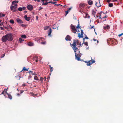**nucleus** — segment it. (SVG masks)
I'll use <instances>...</instances> for the list:
<instances>
[{"mask_svg":"<svg viewBox=\"0 0 123 123\" xmlns=\"http://www.w3.org/2000/svg\"><path fill=\"white\" fill-rule=\"evenodd\" d=\"M35 58L36 59H35V61H36V62H37L38 61V59H37V56H35Z\"/></svg>","mask_w":123,"mask_h":123,"instance_id":"obj_36","label":"nucleus"},{"mask_svg":"<svg viewBox=\"0 0 123 123\" xmlns=\"http://www.w3.org/2000/svg\"><path fill=\"white\" fill-rule=\"evenodd\" d=\"M24 92V91H23L22 90H21L20 91V93H22Z\"/></svg>","mask_w":123,"mask_h":123,"instance_id":"obj_57","label":"nucleus"},{"mask_svg":"<svg viewBox=\"0 0 123 123\" xmlns=\"http://www.w3.org/2000/svg\"><path fill=\"white\" fill-rule=\"evenodd\" d=\"M106 18V16H105L102 17H101V15H100L99 16V18Z\"/></svg>","mask_w":123,"mask_h":123,"instance_id":"obj_37","label":"nucleus"},{"mask_svg":"<svg viewBox=\"0 0 123 123\" xmlns=\"http://www.w3.org/2000/svg\"><path fill=\"white\" fill-rule=\"evenodd\" d=\"M36 20H37L38 18V17L37 16H36Z\"/></svg>","mask_w":123,"mask_h":123,"instance_id":"obj_50","label":"nucleus"},{"mask_svg":"<svg viewBox=\"0 0 123 123\" xmlns=\"http://www.w3.org/2000/svg\"><path fill=\"white\" fill-rule=\"evenodd\" d=\"M27 8L30 11H31L33 9V6L30 4L28 5Z\"/></svg>","mask_w":123,"mask_h":123,"instance_id":"obj_12","label":"nucleus"},{"mask_svg":"<svg viewBox=\"0 0 123 123\" xmlns=\"http://www.w3.org/2000/svg\"><path fill=\"white\" fill-rule=\"evenodd\" d=\"M73 45L74 47L72 46V47L75 52V59L78 61H80V55L79 50L75 47V44H74Z\"/></svg>","mask_w":123,"mask_h":123,"instance_id":"obj_1","label":"nucleus"},{"mask_svg":"<svg viewBox=\"0 0 123 123\" xmlns=\"http://www.w3.org/2000/svg\"><path fill=\"white\" fill-rule=\"evenodd\" d=\"M114 1H116L117 0H113Z\"/></svg>","mask_w":123,"mask_h":123,"instance_id":"obj_61","label":"nucleus"},{"mask_svg":"<svg viewBox=\"0 0 123 123\" xmlns=\"http://www.w3.org/2000/svg\"><path fill=\"white\" fill-rule=\"evenodd\" d=\"M40 80L41 81V82L42 83V82H43V78L42 77H41L40 78Z\"/></svg>","mask_w":123,"mask_h":123,"instance_id":"obj_35","label":"nucleus"},{"mask_svg":"<svg viewBox=\"0 0 123 123\" xmlns=\"http://www.w3.org/2000/svg\"><path fill=\"white\" fill-rule=\"evenodd\" d=\"M93 40L94 41H97V43H98V40H97L96 39H95L93 38Z\"/></svg>","mask_w":123,"mask_h":123,"instance_id":"obj_38","label":"nucleus"},{"mask_svg":"<svg viewBox=\"0 0 123 123\" xmlns=\"http://www.w3.org/2000/svg\"><path fill=\"white\" fill-rule=\"evenodd\" d=\"M28 45L29 46H32L34 45L33 43L31 42H29L28 43Z\"/></svg>","mask_w":123,"mask_h":123,"instance_id":"obj_20","label":"nucleus"},{"mask_svg":"<svg viewBox=\"0 0 123 123\" xmlns=\"http://www.w3.org/2000/svg\"><path fill=\"white\" fill-rule=\"evenodd\" d=\"M34 80H38V79L37 77L36 76H34Z\"/></svg>","mask_w":123,"mask_h":123,"instance_id":"obj_31","label":"nucleus"},{"mask_svg":"<svg viewBox=\"0 0 123 123\" xmlns=\"http://www.w3.org/2000/svg\"><path fill=\"white\" fill-rule=\"evenodd\" d=\"M8 88H7L6 89H5L4 90L5 91V92H5L7 94V91L8 90Z\"/></svg>","mask_w":123,"mask_h":123,"instance_id":"obj_39","label":"nucleus"},{"mask_svg":"<svg viewBox=\"0 0 123 123\" xmlns=\"http://www.w3.org/2000/svg\"><path fill=\"white\" fill-rule=\"evenodd\" d=\"M17 21L19 24H21L23 23L22 21L19 18H17Z\"/></svg>","mask_w":123,"mask_h":123,"instance_id":"obj_15","label":"nucleus"},{"mask_svg":"<svg viewBox=\"0 0 123 123\" xmlns=\"http://www.w3.org/2000/svg\"><path fill=\"white\" fill-rule=\"evenodd\" d=\"M85 18H90V16L87 13H85Z\"/></svg>","mask_w":123,"mask_h":123,"instance_id":"obj_24","label":"nucleus"},{"mask_svg":"<svg viewBox=\"0 0 123 123\" xmlns=\"http://www.w3.org/2000/svg\"><path fill=\"white\" fill-rule=\"evenodd\" d=\"M81 42L79 41L78 40H76L74 41L73 43L72 44V45L71 46L74 47L73 44H75V47H76V44L78 45V47H80L81 46Z\"/></svg>","mask_w":123,"mask_h":123,"instance_id":"obj_3","label":"nucleus"},{"mask_svg":"<svg viewBox=\"0 0 123 123\" xmlns=\"http://www.w3.org/2000/svg\"><path fill=\"white\" fill-rule=\"evenodd\" d=\"M123 34V33H122L120 34H119L118 35V36L119 37H121L122 35Z\"/></svg>","mask_w":123,"mask_h":123,"instance_id":"obj_42","label":"nucleus"},{"mask_svg":"<svg viewBox=\"0 0 123 123\" xmlns=\"http://www.w3.org/2000/svg\"><path fill=\"white\" fill-rule=\"evenodd\" d=\"M43 79L44 80H45L46 79V77H45Z\"/></svg>","mask_w":123,"mask_h":123,"instance_id":"obj_53","label":"nucleus"},{"mask_svg":"<svg viewBox=\"0 0 123 123\" xmlns=\"http://www.w3.org/2000/svg\"><path fill=\"white\" fill-rule=\"evenodd\" d=\"M109 6L110 7H112L113 6V4L112 3H110L109 4Z\"/></svg>","mask_w":123,"mask_h":123,"instance_id":"obj_32","label":"nucleus"},{"mask_svg":"<svg viewBox=\"0 0 123 123\" xmlns=\"http://www.w3.org/2000/svg\"><path fill=\"white\" fill-rule=\"evenodd\" d=\"M44 39L43 38H36L35 40L36 41H37L38 43H41L44 40Z\"/></svg>","mask_w":123,"mask_h":123,"instance_id":"obj_6","label":"nucleus"},{"mask_svg":"<svg viewBox=\"0 0 123 123\" xmlns=\"http://www.w3.org/2000/svg\"><path fill=\"white\" fill-rule=\"evenodd\" d=\"M71 9V8H69V9H68V10H69V11Z\"/></svg>","mask_w":123,"mask_h":123,"instance_id":"obj_60","label":"nucleus"},{"mask_svg":"<svg viewBox=\"0 0 123 123\" xmlns=\"http://www.w3.org/2000/svg\"><path fill=\"white\" fill-rule=\"evenodd\" d=\"M5 91H3L1 93V94H0V95H1V94H5Z\"/></svg>","mask_w":123,"mask_h":123,"instance_id":"obj_41","label":"nucleus"},{"mask_svg":"<svg viewBox=\"0 0 123 123\" xmlns=\"http://www.w3.org/2000/svg\"><path fill=\"white\" fill-rule=\"evenodd\" d=\"M24 18L25 19L28 21H29L31 18L30 17H28L26 15H25L24 16Z\"/></svg>","mask_w":123,"mask_h":123,"instance_id":"obj_14","label":"nucleus"},{"mask_svg":"<svg viewBox=\"0 0 123 123\" xmlns=\"http://www.w3.org/2000/svg\"><path fill=\"white\" fill-rule=\"evenodd\" d=\"M56 2H52L51 1H49L48 2V3H51L53 4H55Z\"/></svg>","mask_w":123,"mask_h":123,"instance_id":"obj_34","label":"nucleus"},{"mask_svg":"<svg viewBox=\"0 0 123 123\" xmlns=\"http://www.w3.org/2000/svg\"><path fill=\"white\" fill-rule=\"evenodd\" d=\"M30 94H31V96H33L34 95V93L32 92H31Z\"/></svg>","mask_w":123,"mask_h":123,"instance_id":"obj_43","label":"nucleus"},{"mask_svg":"<svg viewBox=\"0 0 123 123\" xmlns=\"http://www.w3.org/2000/svg\"><path fill=\"white\" fill-rule=\"evenodd\" d=\"M103 27L104 29L105 30L108 29L110 28V26L109 25H107L105 26H104Z\"/></svg>","mask_w":123,"mask_h":123,"instance_id":"obj_17","label":"nucleus"},{"mask_svg":"<svg viewBox=\"0 0 123 123\" xmlns=\"http://www.w3.org/2000/svg\"><path fill=\"white\" fill-rule=\"evenodd\" d=\"M43 8L42 7H39V10L42 9Z\"/></svg>","mask_w":123,"mask_h":123,"instance_id":"obj_56","label":"nucleus"},{"mask_svg":"<svg viewBox=\"0 0 123 123\" xmlns=\"http://www.w3.org/2000/svg\"><path fill=\"white\" fill-rule=\"evenodd\" d=\"M29 68H25V67H24L22 69V70H24L25 71H28V70L29 69Z\"/></svg>","mask_w":123,"mask_h":123,"instance_id":"obj_26","label":"nucleus"},{"mask_svg":"<svg viewBox=\"0 0 123 123\" xmlns=\"http://www.w3.org/2000/svg\"><path fill=\"white\" fill-rule=\"evenodd\" d=\"M7 94L8 95V98H9L10 99H12V96L10 94H9L8 93H7Z\"/></svg>","mask_w":123,"mask_h":123,"instance_id":"obj_21","label":"nucleus"},{"mask_svg":"<svg viewBox=\"0 0 123 123\" xmlns=\"http://www.w3.org/2000/svg\"><path fill=\"white\" fill-rule=\"evenodd\" d=\"M17 91H19V90H18V89H17Z\"/></svg>","mask_w":123,"mask_h":123,"instance_id":"obj_64","label":"nucleus"},{"mask_svg":"<svg viewBox=\"0 0 123 123\" xmlns=\"http://www.w3.org/2000/svg\"><path fill=\"white\" fill-rule=\"evenodd\" d=\"M55 5L57 6H59V5H61V6H62V5H61L60 4H55Z\"/></svg>","mask_w":123,"mask_h":123,"instance_id":"obj_45","label":"nucleus"},{"mask_svg":"<svg viewBox=\"0 0 123 123\" xmlns=\"http://www.w3.org/2000/svg\"><path fill=\"white\" fill-rule=\"evenodd\" d=\"M21 38H26V36L25 35H23L21 36Z\"/></svg>","mask_w":123,"mask_h":123,"instance_id":"obj_27","label":"nucleus"},{"mask_svg":"<svg viewBox=\"0 0 123 123\" xmlns=\"http://www.w3.org/2000/svg\"><path fill=\"white\" fill-rule=\"evenodd\" d=\"M49 66L50 68V72H52L53 71V67H51V65H49Z\"/></svg>","mask_w":123,"mask_h":123,"instance_id":"obj_33","label":"nucleus"},{"mask_svg":"<svg viewBox=\"0 0 123 123\" xmlns=\"http://www.w3.org/2000/svg\"><path fill=\"white\" fill-rule=\"evenodd\" d=\"M34 1H37L38 2H39L40 1V0H34Z\"/></svg>","mask_w":123,"mask_h":123,"instance_id":"obj_52","label":"nucleus"},{"mask_svg":"<svg viewBox=\"0 0 123 123\" xmlns=\"http://www.w3.org/2000/svg\"><path fill=\"white\" fill-rule=\"evenodd\" d=\"M96 5L98 7H100L101 6V5H100V2H99V3L96 2Z\"/></svg>","mask_w":123,"mask_h":123,"instance_id":"obj_18","label":"nucleus"},{"mask_svg":"<svg viewBox=\"0 0 123 123\" xmlns=\"http://www.w3.org/2000/svg\"><path fill=\"white\" fill-rule=\"evenodd\" d=\"M1 40L2 41L4 42H5L7 40L6 35L5 36H3L1 38Z\"/></svg>","mask_w":123,"mask_h":123,"instance_id":"obj_8","label":"nucleus"},{"mask_svg":"<svg viewBox=\"0 0 123 123\" xmlns=\"http://www.w3.org/2000/svg\"><path fill=\"white\" fill-rule=\"evenodd\" d=\"M26 9V7L24 6H23L22 7H19L18 8V9H17L18 10V11H19L21 12L23 10H25Z\"/></svg>","mask_w":123,"mask_h":123,"instance_id":"obj_9","label":"nucleus"},{"mask_svg":"<svg viewBox=\"0 0 123 123\" xmlns=\"http://www.w3.org/2000/svg\"><path fill=\"white\" fill-rule=\"evenodd\" d=\"M33 73V72L31 71H29V73L30 74H31V73Z\"/></svg>","mask_w":123,"mask_h":123,"instance_id":"obj_54","label":"nucleus"},{"mask_svg":"<svg viewBox=\"0 0 123 123\" xmlns=\"http://www.w3.org/2000/svg\"><path fill=\"white\" fill-rule=\"evenodd\" d=\"M5 55V54H4L2 55V56H1V58H3L4 57Z\"/></svg>","mask_w":123,"mask_h":123,"instance_id":"obj_46","label":"nucleus"},{"mask_svg":"<svg viewBox=\"0 0 123 123\" xmlns=\"http://www.w3.org/2000/svg\"><path fill=\"white\" fill-rule=\"evenodd\" d=\"M52 32V30L51 28H50L49 30V32L48 34V36H50Z\"/></svg>","mask_w":123,"mask_h":123,"instance_id":"obj_19","label":"nucleus"},{"mask_svg":"<svg viewBox=\"0 0 123 123\" xmlns=\"http://www.w3.org/2000/svg\"><path fill=\"white\" fill-rule=\"evenodd\" d=\"M95 62L94 60L92 59L91 60L88 61L87 62V65L88 66H89L91 65L92 63Z\"/></svg>","mask_w":123,"mask_h":123,"instance_id":"obj_7","label":"nucleus"},{"mask_svg":"<svg viewBox=\"0 0 123 123\" xmlns=\"http://www.w3.org/2000/svg\"><path fill=\"white\" fill-rule=\"evenodd\" d=\"M69 10H67L66 12V14L65 16H66V15L68 13V12H69Z\"/></svg>","mask_w":123,"mask_h":123,"instance_id":"obj_40","label":"nucleus"},{"mask_svg":"<svg viewBox=\"0 0 123 123\" xmlns=\"http://www.w3.org/2000/svg\"><path fill=\"white\" fill-rule=\"evenodd\" d=\"M17 5H16L15 6L11 5L10 7V9L11 11L13 12H15L18 11V10L17 9Z\"/></svg>","mask_w":123,"mask_h":123,"instance_id":"obj_4","label":"nucleus"},{"mask_svg":"<svg viewBox=\"0 0 123 123\" xmlns=\"http://www.w3.org/2000/svg\"><path fill=\"white\" fill-rule=\"evenodd\" d=\"M70 28L72 31L74 33H75L77 29L80 28V25L79 24L76 27L77 29H76V27L72 24L71 25Z\"/></svg>","mask_w":123,"mask_h":123,"instance_id":"obj_2","label":"nucleus"},{"mask_svg":"<svg viewBox=\"0 0 123 123\" xmlns=\"http://www.w3.org/2000/svg\"><path fill=\"white\" fill-rule=\"evenodd\" d=\"M95 13L96 12L94 10L92 11V14L94 16V17H95Z\"/></svg>","mask_w":123,"mask_h":123,"instance_id":"obj_25","label":"nucleus"},{"mask_svg":"<svg viewBox=\"0 0 123 123\" xmlns=\"http://www.w3.org/2000/svg\"><path fill=\"white\" fill-rule=\"evenodd\" d=\"M17 95H18V96H19L20 95V94L19 93H18L17 94Z\"/></svg>","mask_w":123,"mask_h":123,"instance_id":"obj_62","label":"nucleus"},{"mask_svg":"<svg viewBox=\"0 0 123 123\" xmlns=\"http://www.w3.org/2000/svg\"><path fill=\"white\" fill-rule=\"evenodd\" d=\"M85 45H86V46H87V45H88V43H87V42H86L85 43Z\"/></svg>","mask_w":123,"mask_h":123,"instance_id":"obj_55","label":"nucleus"},{"mask_svg":"<svg viewBox=\"0 0 123 123\" xmlns=\"http://www.w3.org/2000/svg\"><path fill=\"white\" fill-rule=\"evenodd\" d=\"M85 38H86V39H88V37H85Z\"/></svg>","mask_w":123,"mask_h":123,"instance_id":"obj_63","label":"nucleus"},{"mask_svg":"<svg viewBox=\"0 0 123 123\" xmlns=\"http://www.w3.org/2000/svg\"><path fill=\"white\" fill-rule=\"evenodd\" d=\"M49 28V26H46L44 27V30H46Z\"/></svg>","mask_w":123,"mask_h":123,"instance_id":"obj_28","label":"nucleus"},{"mask_svg":"<svg viewBox=\"0 0 123 123\" xmlns=\"http://www.w3.org/2000/svg\"><path fill=\"white\" fill-rule=\"evenodd\" d=\"M9 22L10 23L13 24L14 23V21L13 19L10 20Z\"/></svg>","mask_w":123,"mask_h":123,"instance_id":"obj_29","label":"nucleus"},{"mask_svg":"<svg viewBox=\"0 0 123 123\" xmlns=\"http://www.w3.org/2000/svg\"><path fill=\"white\" fill-rule=\"evenodd\" d=\"M21 25L23 27H25V25L23 24Z\"/></svg>","mask_w":123,"mask_h":123,"instance_id":"obj_51","label":"nucleus"},{"mask_svg":"<svg viewBox=\"0 0 123 123\" xmlns=\"http://www.w3.org/2000/svg\"><path fill=\"white\" fill-rule=\"evenodd\" d=\"M9 27L11 29H12V27L11 26H9Z\"/></svg>","mask_w":123,"mask_h":123,"instance_id":"obj_59","label":"nucleus"},{"mask_svg":"<svg viewBox=\"0 0 123 123\" xmlns=\"http://www.w3.org/2000/svg\"><path fill=\"white\" fill-rule=\"evenodd\" d=\"M88 3L90 5H91L93 3V2L92 0H90L88 1Z\"/></svg>","mask_w":123,"mask_h":123,"instance_id":"obj_23","label":"nucleus"},{"mask_svg":"<svg viewBox=\"0 0 123 123\" xmlns=\"http://www.w3.org/2000/svg\"><path fill=\"white\" fill-rule=\"evenodd\" d=\"M81 31V33H79L78 34V37H79V38H82L83 37V31L80 28Z\"/></svg>","mask_w":123,"mask_h":123,"instance_id":"obj_10","label":"nucleus"},{"mask_svg":"<svg viewBox=\"0 0 123 123\" xmlns=\"http://www.w3.org/2000/svg\"><path fill=\"white\" fill-rule=\"evenodd\" d=\"M94 27V26H92V27H91V28H90V29H92V28H93Z\"/></svg>","mask_w":123,"mask_h":123,"instance_id":"obj_58","label":"nucleus"},{"mask_svg":"<svg viewBox=\"0 0 123 123\" xmlns=\"http://www.w3.org/2000/svg\"><path fill=\"white\" fill-rule=\"evenodd\" d=\"M0 29L2 30H4V28L3 27H0Z\"/></svg>","mask_w":123,"mask_h":123,"instance_id":"obj_48","label":"nucleus"},{"mask_svg":"<svg viewBox=\"0 0 123 123\" xmlns=\"http://www.w3.org/2000/svg\"><path fill=\"white\" fill-rule=\"evenodd\" d=\"M41 1L43 2L42 3V5H46L48 4V2H47V0H41Z\"/></svg>","mask_w":123,"mask_h":123,"instance_id":"obj_13","label":"nucleus"},{"mask_svg":"<svg viewBox=\"0 0 123 123\" xmlns=\"http://www.w3.org/2000/svg\"><path fill=\"white\" fill-rule=\"evenodd\" d=\"M24 41V40H23L21 38H20L19 39V41L20 43L22 42V41Z\"/></svg>","mask_w":123,"mask_h":123,"instance_id":"obj_30","label":"nucleus"},{"mask_svg":"<svg viewBox=\"0 0 123 123\" xmlns=\"http://www.w3.org/2000/svg\"><path fill=\"white\" fill-rule=\"evenodd\" d=\"M37 94H34V95L33 97H36L37 96Z\"/></svg>","mask_w":123,"mask_h":123,"instance_id":"obj_49","label":"nucleus"},{"mask_svg":"<svg viewBox=\"0 0 123 123\" xmlns=\"http://www.w3.org/2000/svg\"><path fill=\"white\" fill-rule=\"evenodd\" d=\"M45 42H41V43L42 44H45Z\"/></svg>","mask_w":123,"mask_h":123,"instance_id":"obj_44","label":"nucleus"},{"mask_svg":"<svg viewBox=\"0 0 123 123\" xmlns=\"http://www.w3.org/2000/svg\"><path fill=\"white\" fill-rule=\"evenodd\" d=\"M18 0L13 1L12 3V5L15 6L16 5H17V6H18L17 3H18Z\"/></svg>","mask_w":123,"mask_h":123,"instance_id":"obj_11","label":"nucleus"},{"mask_svg":"<svg viewBox=\"0 0 123 123\" xmlns=\"http://www.w3.org/2000/svg\"><path fill=\"white\" fill-rule=\"evenodd\" d=\"M85 5L83 3H80V8H83L84 6Z\"/></svg>","mask_w":123,"mask_h":123,"instance_id":"obj_22","label":"nucleus"},{"mask_svg":"<svg viewBox=\"0 0 123 123\" xmlns=\"http://www.w3.org/2000/svg\"><path fill=\"white\" fill-rule=\"evenodd\" d=\"M5 15L4 14H1V17H4L5 16Z\"/></svg>","mask_w":123,"mask_h":123,"instance_id":"obj_47","label":"nucleus"},{"mask_svg":"<svg viewBox=\"0 0 123 123\" xmlns=\"http://www.w3.org/2000/svg\"><path fill=\"white\" fill-rule=\"evenodd\" d=\"M65 39L67 41H70L71 40L70 36L68 35H67Z\"/></svg>","mask_w":123,"mask_h":123,"instance_id":"obj_16","label":"nucleus"},{"mask_svg":"<svg viewBox=\"0 0 123 123\" xmlns=\"http://www.w3.org/2000/svg\"><path fill=\"white\" fill-rule=\"evenodd\" d=\"M7 41H12L13 40L12 35V33H8L6 35Z\"/></svg>","mask_w":123,"mask_h":123,"instance_id":"obj_5","label":"nucleus"}]
</instances>
